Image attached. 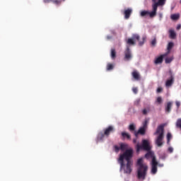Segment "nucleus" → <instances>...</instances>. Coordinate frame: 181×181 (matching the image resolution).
<instances>
[{"mask_svg": "<svg viewBox=\"0 0 181 181\" xmlns=\"http://www.w3.org/2000/svg\"><path fill=\"white\" fill-rule=\"evenodd\" d=\"M134 154V151L132 148H129L125 151V152L122 154H120L119 158L118 159L119 163H120V168L122 169L124 166H125V163H124V159L127 161L126 167L124 168V173L127 175H130L132 172V161L131 159L132 158V155Z\"/></svg>", "mask_w": 181, "mask_h": 181, "instance_id": "nucleus-1", "label": "nucleus"}, {"mask_svg": "<svg viewBox=\"0 0 181 181\" xmlns=\"http://www.w3.org/2000/svg\"><path fill=\"white\" fill-rule=\"evenodd\" d=\"M165 124H160L154 133L156 135L155 144L160 148L163 146V139L165 138Z\"/></svg>", "mask_w": 181, "mask_h": 181, "instance_id": "nucleus-2", "label": "nucleus"}, {"mask_svg": "<svg viewBox=\"0 0 181 181\" xmlns=\"http://www.w3.org/2000/svg\"><path fill=\"white\" fill-rule=\"evenodd\" d=\"M146 159H152L151 160V173L152 175H156L158 173V161L156 160V157L153 152L148 151L145 155Z\"/></svg>", "mask_w": 181, "mask_h": 181, "instance_id": "nucleus-3", "label": "nucleus"}, {"mask_svg": "<svg viewBox=\"0 0 181 181\" xmlns=\"http://www.w3.org/2000/svg\"><path fill=\"white\" fill-rule=\"evenodd\" d=\"M141 37H139V35L138 34H134L133 35L132 38H129L127 40V44L129 45V46H135V41L138 40L139 46H144V43H145V40H146V37L144 36L142 37V41H139V39Z\"/></svg>", "mask_w": 181, "mask_h": 181, "instance_id": "nucleus-4", "label": "nucleus"}, {"mask_svg": "<svg viewBox=\"0 0 181 181\" xmlns=\"http://www.w3.org/2000/svg\"><path fill=\"white\" fill-rule=\"evenodd\" d=\"M148 172V165H141L137 168V177L145 180Z\"/></svg>", "mask_w": 181, "mask_h": 181, "instance_id": "nucleus-5", "label": "nucleus"}, {"mask_svg": "<svg viewBox=\"0 0 181 181\" xmlns=\"http://www.w3.org/2000/svg\"><path fill=\"white\" fill-rule=\"evenodd\" d=\"M151 151V146H149V142L147 140L142 141V145L136 144V152H139L141 150Z\"/></svg>", "mask_w": 181, "mask_h": 181, "instance_id": "nucleus-6", "label": "nucleus"}, {"mask_svg": "<svg viewBox=\"0 0 181 181\" xmlns=\"http://www.w3.org/2000/svg\"><path fill=\"white\" fill-rule=\"evenodd\" d=\"M158 6H160L157 3H154L152 6L153 11L150 12V18H155L156 12L158 11Z\"/></svg>", "mask_w": 181, "mask_h": 181, "instance_id": "nucleus-7", "label": "nucleus"}, {"mask_svg": "<svg viewBox=\"0 0 181 181\" xmlns=\"http://www.w3.org/2000/svg\"><path fill=\"white\" fill-rule=\"evenodd\" d=\"M168 56V54H163L160 55L158 57H157L155 61V64H161V63H163V58L166 57Z\"/></svg>", "mask_w": 181, "mask_h": 181, "instance_id": "nucleus-8", "label": "nucleus"}, {"mask_svg": "<svg viewBox=\"0 0 181 181\" xmlns=\"http://www.w3.org/2000/svg\"><path fill=\"white\" fill-rule=\"evenodd\" d=\"M115 129H114V127L112 126H109L107 128L104 129V134L107 138L110 136V134H112V132H114Z\"/></svg>", "mask_w": 181, "mask_h": 181, "instance_id": "nucleus-9", "label": "nucleus"}, {"mask_svg": "<svg viewBox=\"0 0 181 181\" xmlns=\"http://www.w3.org/2000/svg\"><path fill=\"white\" fill-rule=\"evenodd\" d=\"M173 83H175V77L171 74L170 78L165 82V87H172Z\"/></svg>", "mask_w": 181, "mask_h": 181, "instance_id": "nucleus-10", "label": "nucleus"}, {"mask_svg": "<svg viewBox=\"0 0 181 181\" xmlns=\"http://www.w3.org/2000/svg\"><path fill=\"white\" fill-rule=\"evenodd\" d=\"M145 132H146V129L144 127H140L138 132H134L135 136H138V135H145Z\"/></svg>", "mask_w": 181, "mask_h": 181, "instance_id": "nucleus-11", "label": "nucleus"}, {"mask_svg": "<svg viewBox=\"0 0 181 181\" xmlns=\"http://www.w3.org/2000/svg\"><path fill=\"white\" fill-rule=\"evenodd\" d=\"M132 13V8L125 9L124 11V18L129 19Z\"/></svg>", "mask_w": 181, "mask_h": 181, "instance_id": "nucleus-12", "label": "nucleus"}, {"mask_svg": "<svg viewBox=\"0 0 181 181\" xmlns=\"http://www.w3.org/2000/svg\"><path fill=\"white\" fill-rule=\"evenodd\" d=\"M124 54H125V59H127V60H129V59H131V57H132V56L131 55V50L129 49V47H127L125 52H124Z\"/></svg>", "mask_w": 181, "mask_h": 181, "instance_id": "nucleus-13", "label": "nucleus"}, {"mask_svg": "<svg viewBox=\"0 0 181 181\" xmlns=\"http://www.w3.org/2000/svg\"><path fill=\"white\" fill-rule=\"evenodd\" d=\"M173 105V103L172 102L167 103V105L165 106V112H168V114L169 112H170Z\"/></svg>", "mask_w": 181, "mask_h": 181, "instance_id": "nucleus-14", "label": "nucleus"}, {"mask_svg": "<svg viewBox=\"0 0 181 181\" xmlns=\"http://www.w3.org/2000/svg\"><path fill=\"white\" fill-rule=\"evenodd\" d=\"M173 46H175V44L173 42H169L167 47L168 52L165 54H168V55L169 53H170V50H172V49L173 48Z\"/></svg>", "mask_w": 181, "mask_h": 181, "instance_id": "nucleus-15", "label": "nucleus"}, {"mask_svg": "<svg viewBox=\"0 0 181 181\" xmlns=\"http://www.w3.org/2000/svg\"><path fill=\"white\" fill-rule=\"evenodd\" d=\"M132 74L134 80H139V74L138 71H134Z\"/></svg>", "mask_w": 181, "mask_h": 181, "instance_id": "nucleus-16", "label": "nucleus"}, {"mask_svg": "<svg viewBox=\"0 0 181 181\" xmlns=\"http://www.w3.org/2000/svg\"><path fill=\"white\" fill-rule=\"evenodd\" d=\"M105 137V133L100 132V133L98 134L97 139H98V141H103Z\"/></svg>", "mask_w": 181, "mask_h": 181, "instance_id": "nucleus-17", "label": "nucleus"}, {"mask_svg": "<svg viewBox=\"0 0 181 181\" xmlns=\"http://www.w3.org/2000/svg\"><path fill=\"white\" fill-rule=\"evenodd\" d=\"M169 34H170V39H175L176 37V33H175V30H170Z\"/></svg>", "mask_w": 181, "mask_h": 181, "instance_id": "nucleus-18", "label": "nucleus"}, {"mask_svg": "<svg viewBox=\"0 0 181 181\" xmlns=\"http://www.w3.org/2000/svg\"><path fill=\"white\" fill-rule=\"evenodd\" d=\"M127 149H128V144L124 143L120 144V150H122V152Z\"/></svg>", "mask_w": 181, "mask_h": 181, "instance_id": "nucleus-19", "label": "nucleus"}, {"mask_svg": "<svg viewBox=\"0 0 181 181\" xmlns=\"http://www.w3.org/2000/svg\"><path fill=\"white\" fill-rule=\"evenodd\" d=\"M137 165L139 168H141V166H146V164H144V160H142V158H139L137 160Z\"/></svg>", "mask_w": 181, "mask_h": 181, "instance_id": "nucleus-20", "label": "nucleus"}, {"mask_svg": "<svg viewBox=\"0 0 181 181\" xmlns=\"http://www.w3.org/2000/svg\"><path fill=\"white\" fill-rule=\"evenodd\" d=\"M141 16L144 17V16H148V15H149V16H151V12L148 11H142L140 13Z\"/></svg>", "mask_w": 181, "mask_h": 181, "instance_id": "nucleus-21", "label": "nucleus"}, {"mask_svg": "<svg viewBox=\"0 0 181 181\" xmlns=\"http://www.w3.org/2000/svg\"><path fill=\"white\" fill-rule=\"evenodd\" d=\"M148 124H149V119H146L144 122H143V126L141 127L146 129L148 128Z\"/></svg>", "mask_w": 181, "mask_h": 181, "instance_id": "nucleus-22", "label": "nucleus"}, {"mask_svg": "<svg viewBox=\"0 0 181 181\" xmlns=\"http://www.w3.org/2000/svg\"><path fill=\"white\" fill-rule=\"evenodd\" d=\"M165 62L166 64H169V63H172V62H173V56L165 58Z\"/></svg>", "mask_w": 181, "mask_h": 181, "instance_id": "nucleus-23", "label": "nucleus"}, {"mask_svg": "<svg viewBox=\"0 0 181 181\" xmlns=\"http://www.w3.org/2000/svg\"><path fill=\"white\" fill-rule=\"evenodd\" d=\"M180 16L179 14H173V15H171L170 18L173 21H177V19H179Z\"/></svg>", "mask_w": 181, "mask_h": 181, "instance_id": "nucleus-24", "label": "nucleus"}, {"mask_svg": "<svg viewBox=\"0 0 181 181\" xmlns=\"http://www.w3.org/2000/svg\"><path fill=\"white\" fill-rule=\"evenodd\" d=\"M111 57L112 59H115V57H117V52H115V49H111Z\"/></svg>", "mask_w": 181, "mask_h": 181, "instance_id": "nucleus-25", "label": "nucleus"}, {"mask_svg": "<svg viewBox=\"0 0 181 181\" xmlns=\"http://www.w3.org/2000/svg\"><path fill=\"white\" fill-rule=\"evenodd\" d=\"M122 136L127 138V139H131V135L127 132H122Z\"/></svg>", "mask_w": 181, "mask_h": 181, "instance_id": "nucleus-26", "label": "nucleus"}, {"mask_svg": "<svg viewBox=\"0 0 181 181\" xmlns=\"http://www.w3.org/2000/svg\"><path fill=\"white\" fill-rule=\"evenodd\" d=\"M150 111H151V108L147 107L146 109H144L142 110V114H143V115H146L148 114V112H149Z\"/></svg>", "mask_w": 181, "mask_h": 181, "instance_id": "nucleus-27", "label": "nucleus"}, {"mask_svg": "<svg viewBox=\"0 0 181 181\" xmlns=\"http://www.w3.org/2000/svg\"><path fill=\"white\" fill-rule=\"evenodd\" d=\"M165 3H166V0H158V1L157 2V4L160 6H163V5H165Z\"/></svg>", "mask_w": 181, "mask_h": 181, "instance_id": "nucleus-28", "label": "nucleus"}, {"mask_svg": "<svg viewBox=\"0 0 181 181\" xmlns=\"http://www.w3.org/2000/svg\"><path fill=\"white\" fill-rule=\"evenodd\" d=\"M170 139H172V134L168 133L167 134V144H170Z\"/></svg>", "mask_w": 181, "mask_h": 181, "instance_id": "nucleus-29", "label": "nucleus"}, {"mask_svg": "<svg viewBox=\"0 0 181 181\" xmlns=\"http://www.w3.org/2000/svg\"><path fill=\"white\" fill-rule=\"evenodd\" d=\"M176 127L181 129V118L178 119L176 122Z\"/></svg>", "mask_w": 181, "mask_h": 181, "instance_id": "nucleus-30", "label": "nucleus"}, {"mask_svg": "<svg viewBox=\"0 0 181 181\" xmlns=\"http://www.w3.org/2000/svg\"><path fill=\"white\" fill-rule=\"evenodd\" d=\"M129 129L131 132H132L133 131H135V126L134 124H132L129 126Z\"/></svg>", "mask_w": 181, "mask_h": 181, "instance_id": "nucleus-31", "label": "nucleus"}, {"mask_svg": "<svg viewBox=\"0 0 181 181\" xmlns=\"http://www.w3.org/2000/svg\"><path fill=\"white\" fill-rule=\"evenodd\" d=\"M151 45L153 47H155V46H156V38H154L151 40Z\"/></svg>", "mask_w": 181, "mask_h": 181, "instance_id": "nucleus-32", "label": "nucleus"}, {"mask_svg": "<svg viewBox=\"0 0 181 181\" xmlns=\"http://www.w3.org/2000/svg\"><path fill=\"white\" fill-rule=\"evenodd\" d=\"M112 69H114V65H112V64H107V70L110 71L112 70Z\"/></svg>", "mask_w": 181, "mask_h": 181, "instance_id": "nucleus-33", "label": "nucleus"}, {"mask_svg": "<svg viewBox=\"0 0 181 181\" xmlns=\"http://www.w3.org/2000/svg\"><path fill=\"white\" fill-rule=\"evenodd\" d=\"M53 4L55 5H60L62 4V0H52Z\"/></svg>", "mask_w": 181, "mask_h": 181, "instance_id": "nucleus-34", "label": "nucleus"}, {"mask_svg": "<svg viewBox=\"0 0 181 181\" xmlns=\"http://www.w3.org/2000/svg\"><path fill=\"white\" fill-rule=\"evenodd\" d=\"M115 148V151L118 153V152H119V150L121 149V147L118 146H114Z\"/></svg>", "mask_w": 181, "mask_h": 181, "instance_id": "nucleus-35", "label": "nucleus"}, {"mask_svg": "<svg viewBox=\"0 0 181 181\" xmlns=\"http://www.w3.org/2000/svg\"><path fill=\"white\" fill-rule=\"evenodd\" d=\"M157 103H158V104L162 103V98L161 97L157 98Z\"/></svg>", "mask_w": 181, "mask_h": 181, "instance_id": "nucleus-36", "label": "nucleus"}, {"mask_svg": "<svg viewBox=\"0 0 181 181\" xmlns=\"http://www.w3.org/2000/svg\"><path fill=\"white\" fill-rule=\"evenodd\" d=\"M132 91H133V93H134V94H137L138 93V88H133Z\"/></svg>", "mask_w": 181, "mask_h": 181, "instance_id": "nucleus-37", "label": "nucleus"}, {"mask_svg": "<svg viewBox=\"0 0 181 181\" xmlns=\"http://www.w3.org/2000/svg\"><path fill=\"white\" fill-rule=\"evenodd\" d=\"M162 91H163V88L161 87L157 88V93H162Z\"/></svg>", "mask_w": 181, "mask_h": 181, "instance_id": "nucleus-38", "label": "nucleus"}, {"mask_svg": "<svg viewBox=\"0 0 181 181\" xmlns=\"http://www.w3.org/2000/svg\"><path fill=\"white\" fill-rule=\"evenodd\" d=\"M168 151V152H170V153H173V148L169 147Z\"/></svg>", "mask_w": 181, "mask_h": 181, "instance_id": "nucleus-39", "label": "nucleus"}, {"mask_svg": "<svg viewBox=\"0 0 181 181\" xmlns=\"http://www.w3.org/2000/svg\"><path fill=\"white\" fill-rule=\"evenodd\" d=\"M52 1H53V0H43V2L45 4H49V2H52Z\"/></svg>", "mask_w": 181, "mask_h": 181, "instance_id": "nucleus-40", "label": "nucleus"}, {"mask_svg": "<svg viewBox=\"0 0 181 181\" xmlns=\"http://www.w3.org/2000/svg\"><path fill=\"white\" fill-rule=\"evenodd\" d=\"M175 104H176L177 108H179V107H180V102L176 101Z\"/></svg>", "mask_w": 181, "mask_h": 181, "instance_id": "nucleus-41", "label": "nucleus"}, {"mask_svg": "<svg viewBox=\"0 0 181 181\" xmlns=\"http://www.w3.org/2000/svg\"><path fill=\"white\" fill-rule=\"evenodd\" d=\"M158 16H159V18H160V21H161V20H162V18H163V15L162 13H159V14H158Z\"/></svg>", "mask_w": 181, "mask_h": 181, "instance_id": "nucleus-42", "label": "nucleus"}, {"mask_svg": "<svg viewBox=\"0 0 181 181\" xmlns=\"http://www.w3.org/2000/svg\"><path fill=\"white\" fill-rule=\"evenodd\" d=\"M157 166H159L160 168H163V164H159V163H158Z\"/></svg>", "mask_w": 181, "mask_h": 181, "instance_id": "nucleus-43", "label": "nucleus"}, {"mask_svg": "<svg viewBox=\"0 0 181 181\" xmlns=\"http://www.w3.org/2000/svg\"><path fill=\"white\" fill-rule=\"evenodd\" d=\"M133 142H134V144H136V139H134Z\"/></svg>", "mask_w": 181, "mask_h": 181, "instance_id": "nucleus-44", "label": "nucleus"}, {"mask_svg": "<svg viewBox=\"0 0 181 181\" xmlns=\"http://www.w3.org/2000/svg\"><path fill=\"white\" fill-rule=\"evenodd\" d=\"M180 28H181L180 25H177V30H179V29H180Z\"/></svg>", "mask_w": 181, "mask_h": 181, "instance_id": "nucleus-45", "label": "nucleus"}, {"mask_svg": "<svg viewBox=\"0 0 181 181\" xmlns=\"http://www.w3.org/2000/svg\"><path fill=\"white\" fill-rule=\"evenodd\" d=\"M153 2H154V4H156V0H152Z\"/></svg>", "mask_w": 181, "mask_h": 181, "instance_id": "nucleus-46", "label": "nucleus"}, {"mask_svg": "<svg viewBox=\"0 0 181 181\" xmlns=\"http://www.w3.org/2000/svg\"><path fill=\"white\" fill-rule=\"evenodd\" d=\"M107 39H111V37H107Z\"/></svg>", "mask_w": 181, "mask_h": 181, "instance_id": "nucleus-47", "label": "nucleus"}, {"mask_svg": "<svg viewBox=\"0 0 181 181\" xmlns=\"http://www.w3.org/2000/svg\"><path fill=\"white\" fill-rule=\"evenodd\" d=\"M63 1H66V0H62Z\"/></svg>", "mask_w": 181, "mask_h": 181, "instance_id": "nucleus-48", "label": "nucleus"}, {"mask_svg": "<svg viewBox=\"0 0 181 181\" xmlns=\"http://www.w3.org/2000/svg\"><path fill=\"white\" fill-rule=\"evenodd\" d=\"M180 4H181V0H180Z\"/></svg>", "mask_w": 181, "mask_h": 181, "instance_id": "nucleus-49", "label": "nucleus"}]
</instances>
